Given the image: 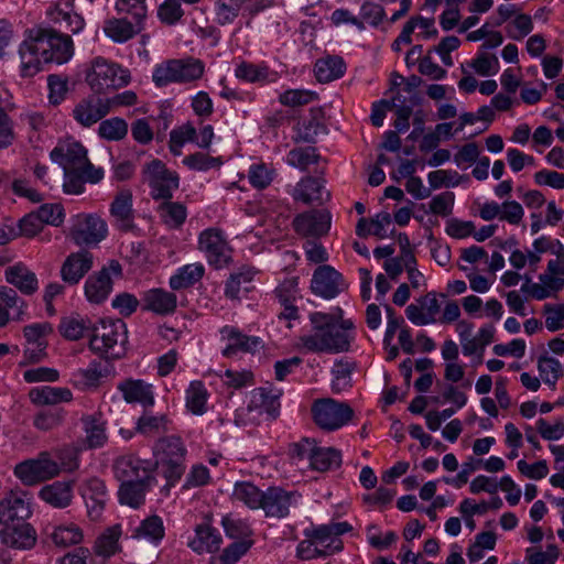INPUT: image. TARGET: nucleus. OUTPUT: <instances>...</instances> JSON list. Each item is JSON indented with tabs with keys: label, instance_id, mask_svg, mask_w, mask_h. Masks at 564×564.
Masks as SVG:
<instances>
[{
	"label": "nucleus",
	"instance_id": "b1692460",
	"mask_svg": "<svg viewBox=\"0 0 564 564\" xmlns=\"http://www.w3.org/2000/svg\"><path fill=\"white\" fill-rule=\"evenodd\" d=\"M112 225L120 231L128 232L134 228L133 195L128 188L119 191L109 208Z\"/></svg>",
	"mask_w": 564,
	"mask_h": 564
},
{
	"label": "nucleus",
	"instance_id": "7c9ffc66",
	"mask_svg": "<svg viewBox=\"0 0 564 564\" xmlns=\"http://www.w3.org/2000/svg\"><path fill=\"white\" fill-rule=\"evenodd\" d=\"M143 310L153 312L158 315L173 314L177 307V296L164 289H151L144 292Z\"/></svg>",
	"mask_w": 564,
	"mask_h": 564
},
{
	"label": "nucleus",
	"instance_id": "e433bc0d",
	"mask_svg": "<svg viewBox=\"0 0 564 564\" xmlns=\"http://www.w3.org/2000/svg\"><path fill=\"white\" fill-rule=\"evenodd\" d=\"M83 430L85 432V443L88 448L102 447L108 437L106 434V423L100 415L90 414L82 417Z\"/></svg>",
	"mask_w": 564,
	"mask_h": 564
},
{
	"label": "nucleus",
	"instance_id": "c9c22d12",
	"mask_svg": "<svg viewBox=\"0 0 564 564\" xmlns=\"http://www.w3.org/2000/svg\"><path fill=\"white\" fill-rule=\"evenodd\" d=\"M6 279L10 284L14 285L25 295L33 294L39 288L35 273L22 263L7 268Z\"/></svg>",
	"mask_w": 564,
	"mask_h": 564
},
{
	"label": "nucleus",
	"instance_id": "c03bdc74",
	"mask_svg": "<svg viewBox=\"0 0 564 564\" xmlns=\"http://www.w3.org/2000/svg\"><path fill=\"white\" fill-rule=\"evenodd\" d=\"M120 524L106 529L96 540L94 545L95 554L104 558L111 557L120 551L119 539L121 536Z\"/></svg>",
	"mask_w": 564,
	"mask_h": 564
},
{
	"label": "nucleus",
	"instance_id": "c756f323",
	"mask_svg": "<svg viewBox=\"0 0 564 564\" xmlns=\"http://www.w3.org/2000/svg\"><path fill=\"white\" fill-rule=\"evenodd\" d=\"M127 403H138L144 409L154 405L153 386L142 379H126L118 384Z\"/></svg>",
	"mask_w": 564,
	"mask_h": 564
},
{
	"label": "nucleus",
	"instance_id": "680f3d73",
	"mask_svg": "<svg viewBox=\"0 0 564 564\" xmlns=\"http://www.w3.org/2000/svg\"><path fill=\"white\" fill-rule=\"evenodd\" d=\"M275 175V170L264 163L252 164L248 171L249 182L257 189L267 188L273 182Z\"/></svg>",
	"mask_w": 564,
	"mask_h": 564
},
{
	"label": "nucleus",
	"instance_id": "09e8293b",
	"mask_svg": "<svg viewBox=\"0 0 564 564\" xmlns=\"http://www.w3.org/2000/svg\"><path fill=\"white\" fill-rule=\"evenodd\" d=\"M93 323L79 316H69L61 321L59 332L68 340H78L85 335L89 337Z\"/></svg>",
	"mask_w": 564,
	"mask_h": 564
},
{
	"label": "nucleus",
	"instance_id": "4c0bfd02",
	"mask_svg": "<svg viewBox=\"0 0 564 564\" xmlns=\"http://www.w3.org/2000/svg\"><path fill=\"white\" fill-rule=\"evenodd\" d=\"M30 399L37 405H55L61 402H69L73 393L68 388L64 387H37L30 391Z\"/></svg>",
	"mask_w": 564,
	"mask_h": 564
},
{
	"label": "nucleus",
	"instance_id": "473e14b6",
	"mask_svg": "<svg viewBox=\"0 0 564 564\" xmlns=\"http://www.w3.org/2000/svg\"><path fill=\"white\" fill-rule=\"evenodd\" d=\"M104 177L101 169L86 170H68L64 171L63 189L66 194L79 195L85 191V183L96 184Z\"/></svg>",
	"mask_w": 564,
	"mask_h": 564
},
{
	"label": "nucleus",
	"instance_id": "0eeeda50",
	"mask_svg": "<svg viewBox=\"0 0 564 564\" xmlns=\"http://www.w3.org/2000/svg\"><path fill=\"white\" fill-rule=\"evenodd\" d=\"M143 181L150 187L154 200H169L178 188L180 177L176 172L166 167L160 160H152L142 170Z\"/></svg>",
	"mask_w": 564,
	"mask_h": 564
},
{
	"label": "nucleus",
	"instance_id": "4be33fe9",
	"mask_svg": "<svg viewBox=\"0 0 564 564\" xmlns=\"http://www.w3.org/2000/svg\"><path fill=\"white\" fill-rule=\"evenodd\" d=\"M80 495L86 505L88 517L93 521L100 520L109 499L105 482L99 478H89L83 482Z\"/></svg>",
	"mask_w": 564,
	"mask_h": 564
},
{
	"label": "nucleus",
	"instance_id": "3c124183",
	"mask_svg": "<svg viewBox=\"0 0 564 564\" xmlns=\"http://www.w3.org/2000/svg\"><path fill=\"white\" fill-rule=\"evenodd\" d=\"M163 223L170 228H180L186 220L187 210L185 205L178 202L163 200L159 207Z\"/></svg>",
	"mask_w": 564,
	"mask_h": 564
},
{
	"label": "nucleus",
	"instance_id": "f3484780",
	"mask_svg": "<svg viewBox=\"0 0 564 564\" xmlns=\"http://www.w3.org/2000/svg\"><path fill=\"white\" fill-rule=\"evenodd\" d=\"M347 289L343 275L330 265H319L311 280L312 292L326 300L336 297Z\"/></svg>",
	"mask_w": 564,
	"mask_h": 564
},
{
	"label": "nucleus",
	"instance_id": "e2e57ef3",
	"mask_svg": "<svg viewBox=\"0 0 564 564\" xmlns=\"http://www.w3.org/2000/svg\"><path fill=\"white\" fill-rule=\"evenodd\" d=\"M152 80L156 87H165L170 84H177L176 62L174 59L164 61L153 68Z\"/></svg>",
	"mask_w": 564,
	"mask_h": 564
},
{
	"label": "nucleus",
	"instance_id": "39448f33",
	"mask_svg": "<svg viewBox=\"0 0 564 564\" xmlns=\"http://www.w3.org/2000/svg\"><path fill=\"white\" fill-rule=\"evenodd\" d=\"M86 82L91 90L100 96L109 89L128 85L130 75L127 69L121 68L118 64L97 57L91 63V67L86 75Z\"/></svg>",
	"mask_w": 564,
	"mask_h": 564
},
{
	"label": "nucleus",
	"instance_id": "393cba45",
	"mask_svg": "<svg viewBox=\"0 0 564 564\" xmlns=\"http://www.w3.org/2000/svg\"><path fill=\"white\" fill-rule=\"evenodd\" d=\"M293 228L303 237H321L330 228V215L326 210H310L299 214L293 219Z\"/></svg>",
	"mask_w": 564,
	"mask_h": 564
},
{
	"label": "nucleus",
	"instance_id": "2f4dec72",
	"mask_svg": "<svg viewBox=\"0 0 564 564\" xmlns=\"http://www.w3.org/2000/svg\"><path fill=\"white\" fill-rule=\"evenodd\" d=\"M221 541L217 529L208 523H202L196 527L195 535L188 542V546L198 554L213 553L219 550Z\"/></svg>",
	"mask_w": 564,
	"mask_h": 564
},
{
	"label": "nucleus",
	"instance_id": "c85d7f7f",
	"mask_svg": "<svg viewBox=\"0 0 564 564\" xmlns=\"http://www.w3.org/2000/svg\"><path fill=\"white\" fill-rule=\"evenodd\" d=\"M73 480H56L43 486L39 491V498L56 509L69 507L74 499Z\"/></svg>",
	"mask_w": 564,
	"mask_h": 564
},
{
	"label": "nucleus",
	"instance_id": "bf43d9fd",
	"mask_svg": "<svg viewBox=\"0 0 564 564\" xmlns=\"http://www.w3.org/2000/svg\"><path fill=\"white\" fill-rule=\"evenodd\" d=\"M128 133V124L126 120L119 117L100 120L98 127V135L107 141H120Z\"/></svg>",
	"mask_w": 564,
	"mask_h": 564
},
{
	"label": "nucleus",
	"instance_id": "49530a36",
	"mask_svg": "<svg viewBox=\"0 0 564 564\" xmlns=\"http://www.w3.org/2000/svg\"><path fill=\"white\" fill-rule=\"evenodd\" d=\"M177 84H187L200 79L205 73V64L195 57L175 58Z\"/></svg>",
	"mask_w": 564,
	"mask_h": 564
},
{
	"label": "nucleus",
	"instance_id": "ea45409f",
	"mask_svg": "<svg viewBox=\"0 0 564 564\" xmlns=\"http://www.w3.org/2000/svg\"><path fill=\"white\" fill-rule=\"evenodd\" d=\"M235 75L247 83H273L276 78V73L270 70L267 65L245 61L236 66Z\"/></svg>",
	"mask_w": 564,
	"mask_h": 564
},
{
	"label": "nucleus",
	"instance_id": "dca6fc26",
	"mask_svg": "<svg viewBox=\"0 0 564 564\" xmlns=\"http://www.w3.org/2000/svg\"><path fill=\"white\" fill-rule=\"evenodd\" d=\"M50 158L61 165L64 171L86 170L91 172L93 169H96L89 162L85 147L77 141L58 144L51 151Z\"/></svg>",
	"mask_w": 564,
	"mask_h": 564
},
{
	"label": "nucleus",
	"instance_id": "052dcab7",
	"mask_svg": "<svg viewBox=\"0 0 564 564\" xmlns=\"http://www.w3.org/2000/svg\"><path fill=\"white\" fill-rule=\"evenodd\" d=\"M196 139V129L195 127L187 122L178 128L173 129L170 132V142L169 148L171 153L175 156L182 154V148L187 142H194Z\"/></svg>",
	"mask_w": 564,
	"mask_h": 564
},
{
	"label": "nucleus",
	"instance_id": "13d9d810",
	"mask_svg": "<svg viewBox=\"0 0 564 564\" xmlns=\"http://www.w3.org/2000/svg\"><path fill=\"white\" fill-rule=\"evenodd\" d=\"M254 541H235L223 550V552L210 558V564H237L248 553Z\"/></svg>",
	"mask_w": 564,
	"mask_h": 564
},
{
	"label": "nucleus",
	"instance_id": "0e129e2a",
	"mask_svg": "<svg viewBox=\"0 0 564 564\" xmlns=\"http://www.w3.org/2000/svg\"><path fill=\"white\" fill-rule=\"evenodd\" d=\"M216 20L220 25L230 24L243 12L241 0H217L216 2Z\"/></svg>",
	"mask_w": 564,
	"mask_h": 564
},
{
	"label": "nucleus",
	"instance_id": "aec40b11",
	"mask_svg": "<svg viewBox=\"0 0 564 564\" xmlns=\"http://www.w3.org/2000/svg\"><path fill=\"white\" fill-rule=\"evenodd\" d=\"M52 332V325L46 322L35 323L24 327L23 334L26 340L24 359L26 362L35 364L45 357V349L47 347L46 336Z\"/></svg>",
	"mask_w": 564,
	"mask_h": 564
},
{
	"label": "nucleus",
	"instance_id": "58836bf2",
	"mask_svg": "<svg viewBox=\"0 0 564 564\" xmlns=\"http://www.w3.org/2000/svg\"><path fill=\"white\" fill-rule=\"evenodd\" d=\"M154 482L145 480L121 482L118 491L120 503L139 508L144 502L147 491Z\"/></svg>",
	"mask_w": 564,
	"mask_h": 564
},
{
	"label": "nucleus",
	"instance_id": "8fccbe9b",
	"mask_svg": "<svg viewBox=\"0 0 564 564\" xmlns=\"http://www.w3.org/2000/svg\"><path fill=\"white\" fill-rule=\"evenodd\" d=\"M221 525L226 535L236 541H253L251 539L253 531L247 520L234 514L223 517Z\"/></svg>",
	"mask_w": 564,
	"mask_h": 564
},
{
	"label": "nucleus",
	"instance_id": "864d4df0",
	"mask_svg": "<svg viewBox=\"0 0 564 564\" xmlns=\"http://www.w3.org/2000/svg\"><path fill=\"white\" fill-rule=\"evenodd\" d=\"M134 538L144 539L153 544H158L164 536L163 521L159 516H151L141 521L135 529Z\"/></svg>",
	"mask_w": 564,
	"mask_h": 564
},
{
	"label": "nucleus",
	"instance_id": "9b49d317",
	"mask_svg": "<svg viewBox=\"0 0 564 564\" xmlns=\"http://www.w3.org/2000/svg\"><path fill=\"white\" fill-rule=\"evenodd\" d=\"M108 235L107 223L97 215H78L69 236L76 246H96Z\"/></svg>",
	"mask_w": 564,
	"mask_h": 564
},
{
	"label": "nucleus",
	"instance_id": "f8f14e48",
	"mask_svg": "<svg viewBox=\"0 0 564 564\" xmlns=\"http://www.w3.org/2000/svg\"><path fill=\"white\" fill-rule=\"evenodd\" d=\"M112 274L121 275V265L118 261H111L98 272L89 275L85 282V296L93 304H100L107 300L112 291Z\"/></svg>",
	"mask_w": 564,
	"mask_h": 564
},
{
	"label": "nucleus",
	"instance_id": "603ef678",
	"mask_svg": "<svg viewBox=\"0 0 564 564\" xmlns=\"http://www.w3.org/2000/svg\"><path fill=\"white\" fill-rule=\"evenodd\" d=\"M263 492L249 481H239L234 487L232 497L251 509H259L263 499Z\"/></svg>",
	"mask_w": 564,
	"mask_h": 564
},
{
	"label": "nucleus",
	"instance_id": "6e6d98bb",
	"mask_svg": "<svg viewBox=\"0 0 564 564\" xmlns=\"http://www.w3.org/2000/svg\"><path fill=\"white\" fill-rule=\"evenodd\" d=\"M355 365L347 360H337L332 368V390L334 393H340L351 387V375Z\"/></svg>",
	"mask_w": 564,
	"mask_h": 564
},
{
	"label": "nucleus",
	"instance_id": "a211bd4d",
	"mask_svg": "<svg viewBox=\"0 0 564 564\" xmlns=\"http://www.w3.org/2000/svg\"><path fill=\"white\" fill-rule=\"evenodd\" d=\"M221 340L226 341L223 349L224 357H232L238 352L253 354L263 347V341L258 336H249L241 333L237 327L226 325L220 329Z\"/></svg>",
	"mask_w": 564,
	"mask_h": 564
},
{
	"label": "nucleus",
	"instance_id": "20e7f679",
	"mask_svg": "<svg viewBox=\"0 0 564 564\" xmlns=\"http://www.w3.org/2000/svg\"><path fill=\"white\" fill-rule=\"evenodd\" d=\"M155 464L161 468L169 486H174L185 473L187 448L176 435L159 438L153 447Z\"/></svg>",
	"mask_w": 564,
	"mask_h": 564
},
{
	"label": "nucleus",
	"instance_id": "f03ea898",
	"mask_svg": "<svg viewBox=\"0 0 564 564\" xmlns=\"http://www.w3.org/2000/svg\"><path fill=\"white\" fill-rule=\"evenodd\" d=\"M338 314L313 312L308 319L311 329L299 338V346L307 352L340 354L350 349L355 340V324Z\"/></svg>",
	"mask_w": 564,
	"mask_h": 564
},
{
	"label": "nucleus",
	"instance_id": "37998d69",
	"mask_svg": "<svg viewBox=\"0 0 564 564\" xmlns=\"http://www.w3.org/2000/svg\"><path fill=\"white\" fill-rule=\"evenodd\" d=\"M209 393L200 380L192 381L185 391V406L194 415H203L207 411Z\"/></svg>",
	"mask_w": 564,
	"mask_h": 564
},
{
	"label": "nucleus",
	"instance_id": "5701e85b",
	"mask_svg": "<svg viewBox=\"0 0 564 564\" xmlns=\"http://www.w3.org/2000/svg\"><path fill=\"white\" fill-rule=\"evenodd\" d=\"M300 495L296 491H286L280 487H270L263 492L260 508L267 517L284 518L290 508L297 502Z\"/></svg>",
	"mask_w": 564,
	"mask_h": 564
},
{
	"label": "nucleus",
	"instance_id": "de8ad7c7",
	"mask_svg": "<svg viewBox=\"0 0 564 564\" xmlns=\"http://www.w3.org/2000/svg\"><path fill=\"white\" fill-rule=\"evenodd\" d=\"M83 536L82 529L74 523L57 525L50 533L52 542L59 547H68L79 544Z\"/></svg>",
	"mask_w": 564,
	"mask_h": 564
},
{
	"label": "nucleus",
	"instance_id": "f704fd0d",
	"mask_svg": "<svg viewBox=\"0 0 564 564\" xmlns=\"http://www.w3.org/2000/svg\"><path fill=\"white\" fill-rule=\"evenodd\" d=\"M143 30L142 21L134 23L127 19H109L105 22L104 32L116 43H126Z\"/></svg>",
	"mask_w": 564,
	"mask_h": 564
},
{
	"label": "nucleus",
	"instance_id": "338daca9",
	"mask_svg": "<svg viewBox=\"0 0 564 564\" xmlns=\"http://www.w3.org/2000/svg\"><path fill=\"white\" fill-rule=\"evenodd\" d=\"M315 99L317 94L306 89H288L279 96L280 104L288 107L304 106Z\"/></svg>",
	"mask_w": 564,
	"mask_h": 564
},
{
	"label": "nucleus",
	"instance_id": "a18cd8bd",
	"mask_svg": "<svg viewBox=\"0 0 564 564\" xmlns=\"http://www.w3.org/2000/svg\"><path fill=\"white\" fill-rule=\"evenodd\" d=\"M205 272L202 263H191L177 269L175 274L170 278V286L172 290L187 289L198 282Z\"/></svg>",
	"mask_w": 564,
	"mask_h": 564
},
{
	"label": "nucleus",
	"instance_id": "69168bd1",
	"mask_svg": "<svg viewBox=\"0 0 564 564\" xmlns=\"http://www.w3.org/2000/svg\"><path fill=\"white\" fill-rule=\"evenodd\" d=\"M279 393H272L267 388H258L252 391V402L264 409L271 416L275 417L279 413Z\"/></svg>",
	"mask_w": 564,
	"mask_h": 564
},
{
	"label": "nucleus",
	"instance_id": "4468645a",
	"mask_svg": "<svg viewBox=\"0 0 564 564\" xmlns=\"http://www.w3.org/2000/svg\"><path fill=\"white\" fill-rule=\"evenodd\" d=\"M109 113V101L97 94L79 99L73 107L70 116L82 128H90Z\"/></svg>",
	"mask_w": 564,
	"mask_h": 564
},
{
	"label": "nucleus",
	"instance_id": "a19ab883",
	"mask_svg": "<svg viewBox=\"0 0 564 564\" xmlns=\"http://www.w3.org/2000/svg\"><path fill=\"white\" fill-rule=\"evenodd\" d=\"M556 259L547 262L546 271L540 274L539 280H546L547 285L554 291H561L564 288V247L560 240H556Z\"/></svg>",
	"mask_w": 564,
	"mask_h": 564
},
{
	"label": "nucleus",
	"instance_id": "a878e982",
	"mask_svg": "<svg viewBox=\"0 0 564 564\" xmlns=\"http://www.w3.org/2000/svg\"><path fill=\"white\" fill-rule=\"evenodd\" d=\"M31 514V501L24 492H11L0 501V524L25 522Z\"/></svg>",
	"mask_w": 564,
	"mask_h": 564
},
{
	"label": "nucleus",
	"instance_id": "f257e3e1",
	"mask_svg": "<svg viewBox=\"0 0 564 564\" xmlns=\"http://www.w3.org/2000/svg\"><path fill=\"white\" fill-rule=\"evenodd\" d=\"M72 35L52 28L26 30L18 51L20 75L33 77L43 69V64L63 65L69 62L75 52Z\"/></svg>",
	"mask_w": 564,
	"mask_h": 564
},
{
	"label": "nucleus",
	"instance_id": "774afa93",
	"mask_svg": "<svg viewBox=\"0 0 564 564\" xmlns=\"http://www.w3.org/2000/svg\"><path fill=\"white\" fill-rule=\"evenodd\" d=\"M545 316V327L550 332H557L564 328V303L551 304L543 306Z\"/></svg>",
	"mask_w": 564,
	"mask_h": 564
},
{
	"label": "nucleus",
	"instance_id": "1a4fd4ad",
	"mask_svg": "<svg viewBox=\"0 0 564 564\" xmlns=\"http://www.w3.org/2000/svg\"><path fill=\"white\" fill-rule=\"evenodd\" d=\"M299 459H307L310 466L318 471L337 468L341 464V453L334 447H319L314 438H302L292 447Z\"/></svg>",
	"mask_w": 564,
	"mask_h": 564
},
{
	"label": "nucleus",
	"instance_id": "6e6552de",
	"mask_svg": "<svg viewBox=\"0 0 564 564\" xmlns=\"http://www.w3.org/2000/svg\"><path fill=\"white\" fill-rule=\"evenodd\" d=\"M311 411L315 424L325 431H336L354 416V410L349 404L330 398L315 400Z\"/></svg>",
	"mask_w": 564,
	"mask_h": 564
},
{
	"label": "nucleus",
	"instance_id": "2eb2a0df",
	"mask_svg": "<svg viewBox=\"0 0 564 564\" xmlns=\"http://www.w3.org/2000/svg\"><path fill=\"white\" fill-rule=\"evenodd\" d=\"M198 245L208 263L216 269L225 267L230 261V248L219 229L208 228L202 231Z\"/></svg>",
	"mask_w": 564,
	"mask_h": 564
},
{
	"label": "nucleus",
	"instance_id": "7ed1b4c3",
	"mask_svg": "<svg viewBox=\"0 0 564 564\" xmlns=\"http://www.w3.org/2000/svg\"><path fill=\"white\" fill-rule=\"evenodd\" d=\"M128 343L127 325L122 319L100 318L93 323L89 333V348L107 359L124 356Z\"/></svg>",
	"mask_w": 564,
	"mask_h": 564
},
{
	"label": "nucleus",
	"instance_id": "72a5a7b5",
	"mask_svg": "<svg viewBox=\"0 0 564 564\" xmlns=\"http://www.w3.org/2000/svg\"><path fill=\"white\" fill-rule=\"evenodd\" d=\"M329 198V193L325 191L324 180L319 177H303L294 187L292 196L295 200L311 204L313 202H323Z\"/></svg>",
	"mask_w": 564,
	"mask_h": 564
},
{
	"label": "nucleus",
	"instance_id": "412c9836",
	"mask_svg": "<svg viewBox=\"0 0 564 564\" xmlns=\"http://www.w3.org/2000/svg\"><path fill=\"white\" fill-rule=\"evenodd\" d=\"M0 541L3 545L21 551H28L35 546L37 534L29 522L2 524Z\"/></svg>",
	"mask_w": 564,
	"mask_h": 564
},
{
	"label": "nucleus",
	"instance_id": "5fc2aeb1",
	"mask_svg": "<svg viewBox=\"0 0 564 564\" xmlns=\"http://www.w3.org/2000/svg\"><path fill=\"white\" fill-rule=\"evenodd\" d=\"M321 156L313 147L295 148L289 151L285 163L301 171H306L310 165L316 164Z\"/></svg>",
	"mask_w": 564,
	"mask_h": 564
},
{
	"label": "nucleus",
	"instance_id": "4d7b16f0",
	"mask_svg": "<svg viewBox=\"0 0 564 564\" xmlns=\"http://www.w3.org/2000/svg\"><path fill=\"white\" fill-rule=\"evenodd\" d=\"M167 423L166 415H153L144 412L135 423V432L144 436H153L167 431Z\"/></svg>",
	"mask_w": 564,
	"mask_h": 564
},
{
	"label": "nucleus",
	"instance_id": "ddd939ff",
	"mask_svg": "<svg viewBox=\"0 0 564 564\" xmlns=\"http://www.w3.org/2000/svg\"><path fill=\"white\" fill-rule=\"evenodd\" d=\"M351 529L352 527L346 521L330 522L305 530V536L313 538V541L322 549V553L329 556L343 550L340 535L349 532Z\"/></svg>",
	"mask_w": 564,
	"mask_h": 564
},
{
	"label": "nucleus",
	"instance_id": "bb28decb",
	"mask_svg": "<svg viewBox=\"0 0 564 564\" xmlns=\"http://www.w3.org/2000/svg\"><path fill=\"white\" fill-rule=\"evenodd\" d=\"M94 256L88 250L82 249L68 254L61 268L62 280L69 284H77L93 268Z\"/></svg>",
	"mask_w": 564,
	"mask_h": 564
},
{
	"label": "nucleus",
	"instance_id": "423d86ee",
	"mask_svg": "<svg viewBox=\"0 0 564 564\" xmlns=\"http://www.w3.org/2000/svg\"><path fill=\"white\" fill-rule=\"evenodd\" d=\"M61 465L53 459L50 452H40L36 457L15 465L13 474L25 486H35L57 477Z\"/></svg>",
	"mask_w": 564,
	"mask_h": 564
},
{
	"label": "nucleus",
	"instance_id": "79ce46f5",
	"mask_svg": "<svg viewBox=\"0 0 564 564\" xmlns=\"http://www.w3.org/2000/svg\"><path fill=\"white\" fill-rule=\"evenodd\" d=\"M314 72L319 83H330L344 76L346 63L340 56H327L315 63Z\"/></svg>",
	"mask_w": 564,
	"mask_h": 564
},
{
	"label": "nucleus",
	"instance_id": "cd10ccee",
	"mask_svg": "<svg viewBox=\"0 0 564 564\" xmlns=\"http://www.w3.org/2000/svg\"><path fill=\"white\" fill-rule=\"evenodd\" d=\"M440 303L436 293L430 292L417 300V303H412L405 308L408 319L417 326H425L434 324L440 313Z\"/></svg>",
	"mask_w": 564,
	"mask_h": 564
},
{
	"label": "nucleus",
	"instance_id": "6ab92c4d",
	"mask_svg": "<svg viewBox=\"0 0 564 564\" xmlns=\"http://www.w3.org/2000/svg\"><path fill=\"white\" fill-rule=\"evenodd\" d=\"M115 474L121 482L137 480L155 481L152 463L133 455L119 457L115 463Z\"/></svg>",
	"mask_w": 564,
	"mask_h": 564
},
{
	"label": "nucleus",
	"instance_id": "9d476101",
	"mask_svg": "<svg viewBox=\"0 0 564 564\" xmlns=\"http://www.w3.org/2000/svg\"><path fill=\"white\" fill-rule=\"evenodd\" d=\"M45 13L50 28L59 32L78 34L86 24L84 18L75 11L74 0L52 2Z\"/></svg>",
	"mask_w": 564,
	"mask_h": 564
}]
</instances>
